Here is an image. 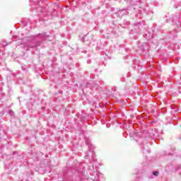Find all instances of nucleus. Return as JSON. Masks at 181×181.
Instances as JSON below:
<instances>
[{"mask_svg": "<svg viewBox=\"0 0 181 181\" xmlns=\"http://www.w3.org/2000/svg\"><path fill=\"white\" fill-rule=\"evenodd\" d=\"M86 159H90V158H94V152L89 151L87 153Z\"/></svg>", "mask_w": 181, "mask_h": 181, "instance_id": "f257e3e1", "label": "nucleus"}, {"mask_svg": "<svg viewBox=\"0 0 181 181\" xmlns=\"http://www.w3.org/2000/svg\"><path fill=\"white\" fill-rule=\"evenodd\" d=\"M153 175L154 176H158L159 172H158V171H154V172H153Z\"/></svg>", "mask_w": 181, "mask_h": 181, "instance_id": "f03ea898", "label": "nucleus"}, {"mask_svg": "<svg viewBox=\"0 0 181 181\" xmlns=\"http://www.w3.org/2000/svg\"><path fill=\"white\" fill-rule=\"evenodd\" d=\"M87 63L90 64V63H91V61H88Z\"/></svg>", "mask_w": 181, "mask_h": 181, "instance_id": "7ed1b4c3", "label": "nucleus"}]
</instances>
